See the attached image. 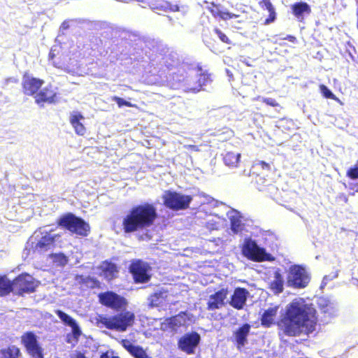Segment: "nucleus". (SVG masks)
Instances as JSON below:
<instances>
[{
	"label": "nucleus",
	"instance_id": "9b49d317",
	"mask_svg": "<svg viewBox=\"0 0 358 358\" xmlns=\"http://www.w3.org/2000/svg\"><path fill=\"white\" fill-rule=\"evenodd\" d=\"M21 343L26 352L32 358H44L43 349L38 341L36 335L33 331H26L20 337Z\"/></svg>",
	"mask_w": 358,
	"mask_h": 358
},
{
	"label": "nucleus",
	"instance_id": "6ab92c4d",
	"mask_svg": "<svg viewBox=\"0 0 358 358\" xmlns=\"http://www.w3.org/2000/svg\"><path fill=\"white\" fill-rule=\"evenodd\" d=\"M169 290L161 288L152 293L148 299V306L151 308H163L168 304Z\"/></svg>",
	"mask_w": 358,
	"mask_h": 358
},
{
	"label": "nucleus",
	"instance_id": "412c9836",
	"mask_svg": "<svg viewBox=\"0 0 358 358\" xmlns=\"http://www.w3.org/2000/svg\"><path fill=\"white\" fill-rule=\"evenodd\" d=\"M268 288L274 294H279L284 290V278L279 268L273 273V279L268 282Z\"/></svg>",
	"mask_w": 358,
	"mask_h": 358
},
{
	"label": "nucleus",
	"instance_id": "6e6552de",
	"mask_svg": "<svg viewBox=\"0 0 358 358\" xmlns=\"http://www.w3.org/2000/svg\"><path fill=\"white\" fill-rule=\"evenodd\" d=\"M164 205L173 210H185L192 201L190 195H183L176 192L167 190L163 196Z\"/></svg>",
	"mask_w": 358,
	"mask_h": 358
},
{
	"label": "nucleus",
	"instance_id": "58836bf2",
	"mask_svg": "<svg viewBox=\"0 0 358 358\" xmlns=\"http://www.w3.org/2000/svg\"><path fill=\"white\" fill-rule=\"evenodd\" d=\"M346 176L350 179H358V166L350 167L346 172Z\"/></svg>",
	"mask_w": 358,
	"mask_h": 358
},
{
	"label": "nucleus",
	"instance_id": "ea45409f",
	"mask_svg": "<svg viewBox=\"0 0 358 358\" xmlns=\"http://www.w3.org/2000/svg\"><path fill=\"white\" fill-rule=\"evenodd\" d=\"M70 327L72 328V336L73 337L76 341H78L79 337L82 334L79 326L76 322Z\"/></svg>",
	"mask_w": 358,
	"mask_h": 358
},
{
	"label": "nucleus",
	"instance_id": "aec40b11",
	"mask_svg": "<svg viewBox=\"0 0 358 358\" xmlns=\"http://www.w3.org/2000/svg\"><path fill=\"white\" fill-rule=\"evenodd\" d=\"M56 236V235L52 236L50 233H46L32 248L33 253H43L54 248Z\"/></svg>",
	"mask_w": 358,
	"mask_h": 358
},
{
	"label": "nucleus",
	"instance_id": "f3484780",
	"mask_svg": "<svg viewBox=\"0 0 358 358\" xmlns=\"http://www.w3.org/2000/svg\"><path fill=\"white\" fill-rule=\"evenodd\" d=\"M228 294L227 288H222L210 295L207 302V309L208 310H215L224 306Z\"/></svg>",
	"mask_w": 358,
	"mask_h": 358
},
{
	"label": "nucleus",
	"instance_id": "2f4dec72",
	"mask_svg": "<svg viewBox=\"0 0 358 358\" xmlns=\"http://www.w3.org/2000/svg\"><path fill=\"white\" fill-rule=\"evenodd\" d=\"M78 282L81 285H84L88 288L94 289V288H100L101 282L96 278H92L90 276H83L80 275L77 278Z\"/></svg>",
	"mask_w": 358,
	"mask_h": 358
},
{
	"label": "nucleus",
	"instance_id": "a19ab883",
	"mask_svg": "<svg viewBox=\"0 0 358 358\" xmlns=\"http://www.w3.org/2000/svg\"><path fill=\"white\" fill-rule=\"evenodd\" d=\"M262 102L266 103L268 106H271L273 107H280V104L277 102V101L272 98H263Z\"/></svg>",
	"mask_w": 358,
	"mask_h": 358
},
{
	"label": "nucleus",
	"instance_id": "e433bc0d",
	"mask_svg": "<svg viewBox=\"0 0 358 358\" xmlns=\"http://www.w3.org/2000/svg\"><path fill=\"white\" fill-rule=\"evenodd\" d=\"M163 63L167 70L173 69L175 63V59L172 55H165L163 58Z\"/></svg>",
	"mask_w": 358,
	"mask_h": 358
},
{
	"label": "nucleus",
	"instance_id": "5701e85b",
	"mask_svg": "<svg viewBox=\"0 0 358 358\" xmlns=\"http://www.w3.org/2000/svg\"><path fill=\"white\" fill-rule=\"evenodd\" d=\"M121 344L134 358H152L147 355L145 350L141 346L133 345L128 339H122Z\"/></svg>",
	"mask_w": 358,
	"mask_h": 358
},
{
	"label": "nucleus",
	"instance_id": "4be33fe9",
	"mask_svg": "<svg viewBox=\"0 0 358 358\" xmlns=\"http://www.w3.org/2000/svg\"><path fill=\"white\" fill-rule=\"evenodd\" d=\"M251 326L245 323L239 327L234 333L236 347L240 349L243 348L248 341V336L250 334Z\"/></svg>",
	"mask_w": 358,
	"mask_h": 358
},
{
	"label": "nucleus",
	"instance_id": "9d476101",
	"mask_svg": "<svg viewBox=\"0 0 358 358\" xmlns=\"http://www.w3.org/2000/svg\"><path fill=\"white\" fill-rule=\"evenodd\" d=\"M151 267L148 263L141 259L133 260L129 266V271L132 275L136 283H146L150 281Z\"/></svg>",
	"mask_w": 358,
	"mask_h": 358
},
{
	"label": "nucleus",
	"instance_id": "20e7f679",
	"mask_svg": "<svg viewBox=\"0 0 358 358\" xmlns=\"http://www.w3.org/2000/svg\"><path fill=\"white\" fill-rule=\"evenodd\" d=\"M120 313L106 317L99 315L97 323L110 330L125 331L129 327L133 326L135 321V314L131 311L122 310Z\"/></svg>",
	"mask_w": 358,
	"mask_h": 358
},
{
	"label": "nucleus",
	"instance_id": "cd10ccee",
	"mask_svg": "<svg viewBox=\"0 0 358 358\" xmlns=\"http://www.w3.org/2000/svg\"><path fill=\"white\" fill-rule=\"evenodd\" d=\"M100 268L106 279L112 280L118 273V268L115 264L106 260L102 262Z\"/></svg>",
	"mask_w": 358,
	"mask_h": 358
},
{
	"label": "nucleus",
	"instance_id": "bb28decb",
	"mask_svg": "<svg viewBox=\"0 0 358 358\" xmlns=\"http://www.w3.org/2000/svg\"><path fill=\"white\" fill-rule=\"evenodd\" d=\"M291 9L292 14L298 19H303L304 14L311 13V8L306 2H296L292 5Z\"/></svg>",
	"mask_w": 358,
	"mask_h": 358
},
{
	"label": "nucleus",
	"instance_id": "79ce46f5",
	"mask_svg": "<svg viewBox=\"0 0 358 358\" xmlns=\"http://www.w3.org/2000/svg\"><path fill=\"white\" fill-rule=\"evenodd\" d=\"M255 166H259L262 170H265L267 171L271 170L270 164H268L264 161L258 162L257 163H256Z\"/></svg>",
	"mask_w": 358,
	"mask_h": 358
},
{
	"label": "nucleus",
	"instance_id": "393cba45",
	"mask_svg": "<svg viewBox=\"0 0 358 358\" xmlns=\"http://www.w3.org/2000/svg\"><path fill=\"white\" fill-rule=\"evenodd\" d=\"M259 5L262 9L267 10L269 13L268 16L265 19L264 24L268 25L274 22L277 18V13L271 1L260 0Z\"/></svg>",
	"mask_w": 358,
	"mask_h": 358
},
{
	"label": "nucleus",
	"instance_id": "4c0bfd02",
	"mask_svg": "<svg viewBox=\"0 0 358 358\" xmlns=\"http://www.w3.org/2000/svg\"><path fill=\"white\" fill-rule=\"evenodd\" d=\"M214 32L217 35L218 38L222 43L228 45L231 44V41L229 38V37L224 33H223L220 29L215 28Z\"/></svg>",
	"mask_w": 358,
	"mask_h": 358
},
{
	"label": "nucleus",
	"instance_id": "72a5a7b5",
	"mask_svg": "<svg viewBox=\"0 0 358 358\" xmlns=\"http://www.w3.org/2000/svg\"><path fill=\"white\" fill-rule=\"evenodd\" d=\"M320 90L324 97L335 101H338V99L336 96V95L326 85L323 84L320 85Z\"/></svg>",
	"mask_w": 358,
	"mask_h": 358
},
{
	"label": "nucleus",
	"instance_id": "5fc2aeb1",
	"mask_svg": "<svg viewBox=\"0 0 358 358\" xmlns=\"http://www.w3.org/2000/svg\"><path fill=\"white\" fill-rule=\"evenodd\" d=\"M357 164H358V161H357Z\"/></svg>",
	"mask_w": 358,
	"mask_h": 358
},
{
	"label": "nucleus",
	"instance_id": "49530a36",
	"mask_svg": "<svg viewBox=\"0 0 358 358\" xmlns=\"http://www.w3.org/2000/svg\"><path fill=\"white\" fill-rule=\"evenodd\" d=\"M71 358H86L84 353L81 352H77Z\"/></svg>",
	"mask_w": 358,
	"mask_h": 358
},
{
	"label": "nucleus",
	"instance_id": "603ef678",
	"mask_svg": "<svg viewBox=\"0 0 358 358\" xmlns=\"http://www.w3.org/2000/svg\"><path fill=\"white\" fill-rule=\"evenodd\" d=\"M66 342H67V343H71L70 339H69H69H67V340H66Z\"/></svg>",
	"mask_w": 358,
	"mask_h": 358
},
{
	"label": "nucleus",
	"instance_id": "473e14b6",
	"mask_svg": "<svg viewBox=\"0 0 358 358\" xmlns=\"http://www.w3.org/2000/svg\"><path fill=\"white\" fill-rule=\"evenodd\" d=\"M55 313L65 324L69 327L76 322L73 317L61 310H56Z\"/></svg>",
	"mask_w": 358,
	"mask_h": 358
},
{
	"label": "nucleus",
	"instance_id": "de8ad7c7",
	"mask_svg": "<svg viewBox=\"0 0 358 358\" xmlns=\"http://www.w3.org/2000/svg\"><path fill=\"white\" fill-rule=\"evenodd\" d=\"M62 26L64 29H68L69 28V24L67 22H63L62 24Z\"/></svg>",
	"mask_w": 358,
	"mask_h": 358
},
{
	"label": "nucleus",
	"instance_id": "a18cd8bd",
	"mask_svg": "<svg viewBox=\"0 0 358 358\" xmlns=\"http://www.w3.org/2000/svg\"><path fill=\"white\" fill-rule=\"evenodd\" d=\"M283 40H287L291 43H295L297 42V39L294 36L292 35H287L285 37L282 38Z\"/></svg>",
	"mask_w": 358,
	"mask_h": 358
},
{
	"label": "nucleus",
	"instance_id": "c03bdc74",
	"mask_svg": "<svg viewBox=\"0 0 358 358\" xmlns=\"http://www.w3.org/2000/svg\"><path fill=\"white\" fill-rule=\"evenodd\" d=\"M185 148L187 150L192 151V152H199L200 151L199 146L196 145H185Z\"/></svg>",
	"mask_w": 358,
	"mask_h": 358
},
{
	"label": "nucleus",
	"instance_id": "1a4fd4ad",
	"mask_svg": "<svg viewBox=\"0 0 358 358\" xmlns=\"http://www.w3.org/2000/svg\"><path fill=\"white\" fill-rule=\"evenodd\" d=\"M242 253L249 259L257 262L271 260V255L250 238L245 239L242 247Z\"/></svg>",
	"mask_w": 358,
	"mask_h": 358
},
{
	"label": "nucleus",
	"instance_id": "8fccbe9b",
	"mask_svg": "<svg viewBox=\"0 0 358 358\" xmlns=\"http://www.w3.org/2000/svg\"><path fill=\"white\" fill-rule=\"evenodd\" d=\"M356 4H357V9H356V16L358 17V0H355Z\"/></svg>",
	"mask_w": 358,
	"mask_h": 358
},
{
	"label": "nucleus",
	"instance_id": "37998d69",
	"mask_svg": "<svg viewBox=\"0 0 358 358\" xmlns=\"http://www.w3.org/2000/svg\"><path fill=\"white\" fill-rule=\"evenodd\" d=\"M113 352L106 351L100 355L99 358H120L118 356H113Z\"/></svg>",
	"mask_w": 358,
	"mask_h": 358
},
{
	"label": "nucleus",
	"instance_id": "7ed1b4c3",
	"mask_svg": "<svg viewBox=\"0 0 358 358\" xmlns=\"http://www.w3.org/2000/svg\"><path fill=\"white\" fill-rule=\"evenodd\" d=\"M189 70L194 71L195 76L189 75L185 80L182 73H173L172 74L173 81L184 83L185 91L187 92L197 93L203 89V86L212 81L210 74L207 71H204L200 64L192 66Z\"/></svg>",
	"mask_w": 358,
	"mask_h": 358
},
{
	"label": "nucleus",
	"instance_id": "3c124183",
	"mask_svg": "<svg viewBox=\"0 0 358 358\" xmlns=\"http://www.w3.org/2000/svg\"><path fill=\"white\" fill-rule=\"evenodd\" d=\"M357 28L358 29V16L357 17V22H356Z\"/></svg>",
	"mask_w": 358,
	"mask_h": 358
},
{
	"label": "nucleus",
	"instance_id": "f257e3e1",
	"mask_svg": "<svg viewBox=\"0 0 358 358\" xmlns=\"http://www.w3.org/2000/svg\"><path fill=\"white\" fill-rule=\"evenodd\" d=\"M278 310V307L274 306L263 312L260 318L263 327L270 328L275 324L280 337L308 336L315 331L317 323L316 310L304 299H294L287 304L275 322Z\"/></svg>",
	"mask_w": 358,
	"mask_h": 358
},
{
	"label": "nucleus",
	"instance_id": "4468645a",
	"mask_svg": "<svg viewBox=\"0 0 358 358\" xmlns=\"http://www.w3.org/2000/svg\"><path fill=\"white\" fill-rule=\"evenodd\" d=\"M35 103L39 106L45 103L53 104L58 101V94L52 85H48L38 92L34 96Z\"/></svg>",
	"mask_w": 358,
	"mask_h": 358
},
{
	"label": "nucleus",
	"instance_id": "0eeeda50",
	"mask_svg": "<svg viewBox=\"0 0 358 358\" xmlns=\"http://www.w3.org/2000/svg\"><path fill=\"white\" fill-rule=\"evenodd\" d=\"M99 302L103 306L119 312L126 310L127 299L113 291H106L98 294Z\"/></svg>",
	"mask_w": 358,
	"mask_h": 358
},
{
	"label": "nucleus",
	"instance_id": "f704fd0d",
	"mask_svg": "<svg viewBox=\"0 0 358 358\" xmlns=\"http://www.w3.org/2000/svg\"><path fill=\"white\" fill-rule=\"evenodd\" d=\"M50 257L53 259L54 262H58L61 266H64L68 262L67 257L63 253L52 254Z\"/></svg>",
	"mask_w": 358,
	"mask_h": 358
},
{
	"label": "nucleus",
	"instance_id": "dca6fc26",
	"mask_svg": "<svg viewBox=\"0 0 358 358\" xmlns=\"http://www.w3.org/2000/svg\"><path fill=\"white\" fill-rule=\"evenodd\" d=\"M207 10L210 13L214 18L224 21L236 19L240 16L238 14L230 12L221 3H215L214 1L209 3V5L207 6Z\"/></svg>",
	"mask_w": 358,
	"mask_h": 358
},
{
	"label": "nucleus",
	"instance_id": "39448f33",
	"mask_svg": "<svg viewBox=\"0 0 358 358\" xmlns=\"http://www.w3.org/2000/svg\"><path fill=\"white\" fill-rule=\"evenodd\" d=\"M57 226L81 237H86L90 233V226L85 220L71 213L62 215L57 220Z\"/></svg>",
	"mask_w": 358,
	"mask_h": 358
},
{
	"label": "nucleus",
	"instance_id": "a878e982",
	"mask_svg": "<svg viewBox=\"0 0 358 358\" xmlns=\"http://www.w3.org/2000/svg\"><path fill=\"white\" fill-rule=\"evenodd\" d=\"M0 358H22V353L15 345H8L0 349Z\"/></svg>",
	"mask_w": 358,
	"mask_h": 358
},
{
	"label": "nucleus",
	"instance_id": "7c9ffc66",
	"mask_svg": "<svg viewBox=\"0 0 358 358\" xmlns=\"http://www.w3.org/2000/svg\"><path fill=\"white\" fill-rule=\"evenodd\" d=\"M230 227L234 234H239L245 230V224L243 223L241 217L238 215L231 216L230 218Z\"/></svg>",
	"mask_w": 358,
	"mask_h": 358
},
{
	"label": "nucleus",
	"instance_id": "f8f14e48",
	"mask_svg": "<svg viewBox=\"0 0 358 358\" xmlns=\"http://www.w3.org/2000/svg\"><path fill=\"white\" fill-rule=\"evenodd\" d=\"M310 278L305 270L299 265H294L289 268L288 282L294 288H304L309 283Z\"/></svg>",
	"mask_w": 358,
	"mask_h": 358
},
{
	"label": "nucleus",
	"instance_id": "423d86ee",
	"mask_svg": "<svg viewBox=\"0 0 358 358\" xmlns=\"http://www.w3.org/2000/svg\"><path fill=\"white\" fill-rule=\"evenodd\" d=\"M12 293L20 296L34 293L38 286V282L27 273H22L15 277L12 280Z\"/></svg>",
	"mask_w": 358,
	"mask_h": 358
},
{
	"label": "nucleus",
	"instance_id": "a211bd4d",
	"mask_svg": "<svg viewBox=\"0 0 358 358\" xmlns=\"http://www.w3.org/2000/svg\"><path fill=\"white\" fill-rule=\"evenodd\" d=\"M249 292L244 287L235 288L230 297L229 305L236 310H242L247 301Z\"/></svg>",
	"mask_w": 358,
	"mask_h": 358
},
{
	"label": "nucleus",
	"instance_id": "864d4df0",
	"mask_svg": "<svg viewBox=\"0 0 358 358\" xmlns=\"http://www.w3.org/2000/svg\"><path fill=\"white\" fill-rule=\"evenodd\" d=\"M259 99V96L255 98V100H258Z\"/></svg>",
	"mask_w": 358,
	"mask_h": 358
},
{
	"label": "nucleus",
	"instance_id": "c9c22d12",
	"mask_svg": "<svg viewBox=\"0 0 358 358\" xmlns=\"http://www.w3.org/2000/svg\"><path fill=\"white\" fill-rule=\"evenodd\" d=\"M112 100L115 101L119 108H122L123 106L136 107V105L133 104L129 101H125L122 98H120L119 96H113Z\"/></svg>",
	"mask_w": 358,
	"mask_h": 358
},
{
	"label": "nucleus",
	"instance_id": "c756f323",
	"mask_svg": "<svg viewBox=\"0 0 358 358\" xmlns=\"http://www.w3.org/2000/svg\"><path fill=\"white\" fill-rule=\"evenodd\" d=\"M241 155L233 152H227L223 157L224 164L229 167H237L240 162Z\"/></svg>",
	"mask_w": 358,
	"mask_h": 358
},
{
	"label": "nucleus",
	"instance_id": "f03ea898",
	"mask_svg": "<svg viewBox=\"0 0 358 358\" xmlns=\"http://www.w3.org/2000/svg\"><path fill=\"white\" fill-rule=\"evenodd\" d=\"M158 217L153 203H141L133 206L122 217L121 227L124 234H133L152 227Z\"/></svg>",
	"mask_w": 358,
	"mask_h": 358
},
{
	"label": "nucleus",
	"instance_id": "09e8293b",
	"mask_svg": "<svg viewBox=\"0 0 358 358\" xmlns=\"http://www.w3.org/2000/svg\"><path fill=\"white\" fill-rule=\"evenodd\" d=\"M49 57H50L51 59H54V57H55V54H54L53 52H50L49 53Z\"/></svg>",
	"mask_w": 358,
	"mask_h": 358
},
{
	"label": "nucleus",
	"instance_id": "c85d7f7f",
	"mask_svg": "<svg viewBox=\"0 0 358 358\" xmlns=\"http://www.w3.org/2000/svg\"><path fill=\"white\" fill-rule=\"evenodd\" d=\"M12 280L6 275H0V296H6L12 292Z\"/></svg>",
	"mask_w": 358,
	"mask_h": 358
},
{
	"label": "nucleus",
	"instance_id": "2eb2a0df",
	"mask_svg": "<svg viewBox=\"0 0 358 358\" xmlns=\"http://www.w3.org/2000/svg\"><path fill=\"white\" fill-rule=\"evenodd\" d=\"M200 342V336L196 332L186 334L178 341L179 348L187 355L194 353L195 348Z\"/></svg>",
	"mask_w": 358,
	"mask_h": 358
},
{
	"label": "nucleus",
	"instance_id": "b1692460",
	"mask_svg": "<svg viewBox=\"0 0 358 358\" xmlns=\"http://www.w3.org/2000/svg\"><path fill=\"white\" fill-rule=\"evenodd\" d=\"M85 119L80 112H73L71 114L69 122L73 127L76 134L78 136H84L86 133V128L81 122Z\"/></svg>",
	"mask_w": 358,
	"mask_h": 358
},
{
	"label": "nucleus",
	"instance_id": "ddd939ff",
	"mask_svg": "<svg viewBox=\"0 0 358 358\" xmlns=\"http://www.w3.org/2000/svg\"><path fill=\"white\" fill-rule=\"evenodd\" d=\"M44 83L43 79L29 76L25 73L23 75L22 81V92L24 95L34 97Z\"/></svg>",
	"mask_w": 358,
	"mask_h": 358
}]
</instances>
